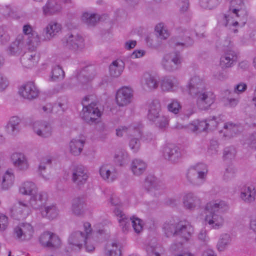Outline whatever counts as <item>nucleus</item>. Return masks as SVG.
<instances>
[{
	"label": "nucleus",
	"mask_w": 256,
	"mask_h": 256,
	"mask_svg": "<svg viewBox=\"0 0 256 256\" xmlns=\"http://www.w3.org/2000/svg\"><path fill=\"white\" fill-rule=\"evenodd\" d=\"M226 208V204L224 201L216 200L208 202L204 206L206 224L216 230L222 228L224 224V219L221 214Z\"/></svg>",
	"instance_id": "1"
},
{
	"label": "nucleus",
	"mask_w": 256,
	"mask_h": 256,
	"mask_svg": "<svg viewBox=\"0 0 256 256\" xmlns=\"http://www.w3.org/2000/svg\"><path fill=\"white\" fill-rule=\"evenodd\" d=\"M207 173V166L202 163L198 164L188 170L186 178L192 185L200 186L206 181Z\"/></svg>",
	"instance_id": "2"
},
{
	"label": "nucleus",
	"mask_w": 256,
	"mask_h": 256,
	"mask_svg": "<svg viewBox=\"0 0 256 256\" xmlns=\"http://www.w3.org/2000/svg\"><path fill=\"white\" fill-rule=\"evenodd\" d=\"M190 96L195 100L198 108L202 110H208L214 103L216 98L214 92L206 88L196 92H192Z\"/></svg>",
	"instance_id": "3"
},
{
	"label": "nucleus",
	"mask_w": 256,
	"mask_h": 256,
	"mask_svg": "<svg viewBox=\"0 0 256 256\" xmlns=\"http://www.w3.org/2000/svg\"><path fill=\"white\" fill-rule=\"evenodd\" d=\"M90 98V96H86L82 102L84 107L82 118L88 123L95 122L101 115L96 102H91L90 104H87Z\"/></svg>",
	"instance_id": "4"
},
{
	"label": "nucleus",
	"mask_w": 256,
	"mask_h": 256,
	"mask_svg": "<svg viewBox=\"0 0 256 256\" xmlns=\"http://www.w3.org/2000/svg\"><path fill=\"white\" fill-rule=\"evenodd\" d=\"M116 216H117L118 220L122 230L124 232L128 230L130 224L136 232H140L142 229L140 220L134 217L129 218L122 210L120 208H116L114 210Z\"/></svg>",
	"instance_id": "5"
},
{
	"label": "nucleus",
	"mask_w": 256,
	"mask_h": 256,
	"mask_svg": "<svg viewBox=\"0 0 256 256\" xmlns=\"http://www.w3.org/2000/svg\"><path fill=\"white\" fill-rule=\"evenodd\" d=\"M86 234L81 231L73 232L68 238V244L74 250H80L88 238V235L91 232L90 224L88 222L84 224Z\"/></svg>",
	"instance_id": "6"
},
{
	"label": "nucleus",
	"mask_w": 256,
	"mask_h": 256,
	"mask_svg": "<svg viewBox=\"0 0 256 256\" xmlns=\"http://www.w3.org/2000/svg\"><path fill=\"white\" fill-rule=\"evenodd\" d=\"M162 152L163 158L172 164L180 162L183 156L180 148L172 143L164 144L162 147Z\"/></svg>",
	"instance_id": "7"
},
{
	"label": "nucleus",
	"mask_w": 256,
	"mask_h": 256,
	"mask_svg": "<svg viewBox=\"0 0 256 256\" xmlns=\"http://www.w3.org/2000/svg\"><path fill=\"white\" fill-rule=\"evenodd\" d=\"M194 232L192 226L188 222L180 221L177 223V235L180 237L182 240L179 242L178 244H173L171 246V248L173 250H177L182 248V243L187 242L191 236Z\"/></svg>",
	"instance_id": "8"
},
{
	"label": "nucleus",
	"mask_w": 256,
	"mask_h": 256,
	"mask_svg": "<svg viewBox=\"0 0 256 256\" xmlns=\"http://www.w3.org/2000/svg\"><path fill=\"white\" fill-rule=\"evenodd\" d=\"M144 186L147 192L154 197L162 194L164 188L162 182L153 176H148L146 178Z\"/></svg>",
	"instance_id": "9"
},
{
	"label": "nucleus",
	"mask_w": 256,
	"mask_h": 256,
	"mask_svg": "<svg viewBox=\"0 0 256 256\" xmlns=\"http://www.w3.org/2000/svg\"><path fill=\"white\" fill-rule=\"evenodd\" d=\"M162 64L163 68L169 72H174L180 68L181 58L178 53L168 54L164 56Z\"/></svg>",
	"instance_id": "10"
},
{
	"label": "nucleus",
	"mask_w": 256,
	"mask_h": 256,
	"mask_svg": "<svg viewBox=\"0 0 256 256\" xmlns=\"http://www.w3.org/2000/svg\"><path fill=\"white\" fill-rule=\"evenodd\" d=\"M40 244L50 249H56L61 244V240L59 237L52 232L46 231L40 234L39 238Z\"/></svg>",
	"instance_id": "11"
},
{
	"label": "nucleus",
	"mask_w": 256,
	"mask_h": 256,
	"mask_svg": "<svg viewBox=\"0 0 256 256\" xmlns=\"http://www.w3.org/2000/svg\"><path fill=\"white\" fill-rule=\"evenodd\" d=\"M84 41L83 38L76 33H68L62 39L64 44L74 51L83 48Z\"/></svg>",
	"instance_id": "12"
},
{
	"label": "nucleus",
	"mask_w": 256,
	"mask_h": 256,
	"mask_svg": "<svg viewBox=\"0 0 256 256\" xmlns=\"http://www.w3.org/2000/svg\"><path fill=\"white\" fill-rule=\"evenodd\" d=\"M133 97L132 90L127 86L120 88L116 94V104L120 106H124L131 102Z\"/></svg>",
	"instance_id": "13"
},
{
	"label": "nucleus",
	"mask_w": 256,
	"mask_h": 256,
	"mask_svg": "<svg viewBox=\"0 0 256 256\" xmlns=\"http://www.w3.org/2000/svg\"><path fill=\"white\" fill-rule=\"evenodd\" d=\"M182 203L184 208L189 210L198 208L202 204L201 199L197 195L191 192L184 196Z\"/></svg>",
	"instance_id": "14"
},
{
	"label": "nucleus",
	"mask_w": 256,
	"mask_h": 256,
	"mask_svg": "<svg viewBox=\"0 0 256 256\" xmlns=\"http://www.w3.org/2000/svg\"><path fill=\"white\" fill-rule=\"evenodd\" d=\"M14 233L18 240H28L32 236L34 229L30 224L23 223L14 228Z\"/></svg>",
	"instance_id": "15"
},
{
	"label": "nucleus",
	"mask_w": 256,
	"mask_h": 256,
	"mask_svg": "<svg viewBox=\"0 0 256 256\" xmlns=\"http://www.w3.org/2000/svg\"><path fill=\"white\" fill-rule=\"evenodd\" d=\"M19 93L24 98L32 100L38 97L39 90L34 82H29L20 88Z\"/></svg>",
	"instance_id": "16"
},
{
	"label": "nucleus",
	"mask_w": 256,
	"mask_h": 256,
	"mask_svg": "<svg viewBox=\"0 0 256 256\" xmlns=\"http://www.w3.org/2000/svg\"><path fill=\"white\" fill-rule=\"evenodd\" d=\"M34 132L39 136L48 138L52 135V128L50 124L46 121H36L33 124Z\"/></svg>",
	"instance_id": "17"
},
{
	"label": "nucleus",
	"mask_w": 256,
	"mask_h": 256,
	"mask_svg": "<svg viewBox=\"0 0 256 256\" xmlns=\"http://www.w3.org/2000/svg\"><path fill=\"white\" fill-rule=\"evenodd\" d=\"M88 176L83 166H77L73 168L72 170V180L80 188L86 182Z\"/></svg>",
	"instance_id": "18"
},
{
	"label": "nucleus",
	"mask_w": 256,
	"mask_h": 256,
	"mask_svg": "<svg viewBox=\"0 0 256 256\" xmlns=\"http://www.w3.org/2000/svg\"><path fill=\"white\" fill-rule=\"evenodd\" d=\"M99 172L102 178L108 182H114L118 176L116 168L108 164L102 166L100 168Z\"/></svg>",
	"instance_id": "19"
},
{
	"label": "nucleus",
	"mask_w": 256,
	"mask_h": 256,
	"mask_svg": "<svg viewBox=\"0 0 256 256\" xmlns=\"http://www.w3.org/2000/svg\"><path fill=\"white\" fill-rule=\"evenodd\" d=\"M229 10L232 11L231 14L236 17L246 20L247 12L242 0H231Z\"/></svg>",
	"instance_id": "20"
},
{
	"label": "nucleus",
	"mask_w": 256,
	"mask_h": 256,
	"mask_svg": "<svg viewBox=\"0 0 256 256\" xmlns=\"http://www.w3.org/2000/svg\"><path fill=\"white\" fill-rule=\"evenodd\" d=\"M39 58V55L36 52L28 50L22 56L20 61L24 67L30 68L37 64Z\"/></svg>",
	"instance_id": "21"
},
{
	"label": "nucleus",
	"mask_w": 256,
	"mask_h": 256,
	"mask_svg": "<svg viewBox=\"0 0 256 256\" xmlns=\"http://www.w3.org/2000/svg\"><path fill=\"white\" fill-rule=\"evenodd\" d=\"M48 200V195L44 192H37L30 197V204L34 209L42 210L45 206Z\"/></svg>",
	"instance_id": "22"
},
{
	"label": "nucleus",
	"mask_w": 256,
	"mask_h": 256,
	"mask_svg": "<svg viewBox=\"0 0 256 256\" xmlns=\"http://www.w3.org/2000/svg\"><path fill=\"white\" fill-rule=\"evenodd\" d=\"M140 83L142 88L146 90H154L158 86L156 78L149 73H145L142 75Z\"/></svg>",
	"instance_id": "23"
},
{
	"label": "nucleus",
	"mask_w": 256,
	"mask_h": 256,
	"mask_svg": "<svg viewBox=\"0 0 256 256\" xmlns=\"http://www.w3.org/2000/svg\"><path fill=\"white\" fill-rule=\"evenodd\" d=\"M14 166L20 170H26L28 168L27 159L22 153L15 152L11 156Z\"/></svg>",
	"instance_id": "24"
},
{
	"label": "nucleus",
	"mask_w": 256,
	"mask_h": 256,
	"mask_svg": "<svg viewBox=\"0 0 256 256\" xmlns=\"http://www.w3.org/2000/svg\"><path fill=\"white\" fill-rule=\"evenodd\" d=\"M25 46L24 37L22 35H18L8 48V52L12 55L19 54Z\"/></svg>",
	"instance_id": "25"
},
{
	"label": "nucleus",
	"mask_w": 256,
	"mask_h": 256,
	"mask_svg": "<svg viewBox=\"0 0 256 256\" xmlns=\"http://www.w3.org/2000/svg\"><path fill=\"white\" fill-rule=\"evenodd\" d=\"M96 75L95 68L92 66L84 67L77 75L78 80L82 84L92 80Z\"/></svg>",
	"instance_id": "26"
},
{
	"label": "nucleus",
	"mask_w": 256,
	"mask_h": 256,
	"mask_svg": "<svg viewBox=\"0 0 256 256\" xmlns=\"http://www.w3.org/2000/svg\"><path fill=\"white\" fill-rule=\"evenodd\" d=\"M161 112L160 104L158 100H154L149 105L148 114H147L148 118L152 122H156V118L160 114Z\"/></svg>",
	"instance_id": "27"
},
{
	"label": "nucleus",
	"mask_w": 256,
	"mask_h": 256,
	"mask_svg": "<svg viewBox=\"0 0 256 256\" xmlns=\"http://www.w3.org/2000/svg\"><path fill=\"white\" fill-rule=\"evenodd\" d=\"M62 9L60 4L56 0H48L43 6V14L45 16H50L59 12Z\"/></svg>",
	"instance_id": "28"
},
{
	"label": "nucleus",
	"mask_w": 256,
	"mask_h": 256,
	"mask_svg": "<svg viewBox=\"0 0 256 256\" xmlns=\"http://www.w3.org/2000/svg\"><path fill=\"white\" fill-rule=\"evenodd\" d=\"M60 24L57 22H50L44 30L42 35L44 40H50L60 31Z\"/></svg>",
	"instance_id": "29"
},
{
	"label": "nucleus",
	"mask_w": 256,
	"mask_h": 256,
	"mask_svg": "<svg viewBox=\"0 0 256 256\" xmlns=\"http://www.w3.org/2000/svg\"><path fill=\"white\" fill-rule=\"evenodd\" d=\"M236 56L234 51L228 50L224 56H222L220 65L222 68L231 67L236 60Z\"/></svg>",
	"instance_id": "30"
},
{
	"label": "nucleus",
	"mask_w": 256,
	"mask_h": 256,
	"mask_svg": "<svg viewBox=\"0 0 256 256\" xmlns=\"http://www.w3.org/2000/svg\"><path fill=\"white\" fill-rule=\"evenodd\" d=\"M189 94H192V92H198L206 88L203 80L198 76H194L190 80L188 86Z\"/></svg>",
	"instance_id": "31"
},
{
	"label": "nucleus",
	"mask_w": 256,
	"mask_h": 256,
	"mask_svg": "<svg viewBox=\"0 0 256 256\" xmlns=\"http://www.w3.org/2000/svg\"><path fill=\"white\" fill-rule=\"evenodd\" d=\"M256 190L253 186H244L241 190L240 198L246 203H251L254 201Z\"/></svg>",
	"instance_id": "32"
},
{
	"label": "nucleus",
	"mask_w": 256,
	"mask_h": 256,
	"mask_svg": "<svg viewBox=\"0 0 256 256\" xmlns=\"http://www.w3.org/2000/svg\"><path fill=\"white\" fill-rule=\"evenodd\" d=\"M26 46H28L29 50L34 51L36 48L40 45V41L39 35L36 32H34L26 38Z\"/></svg>",
	"instance_id": "33"
},
{
	"label": "nucleus",
	"mask_w": 256,
	"mask_h": 256,
	"mask_svg": "<svg viewBox=\"0 0 256 256\" xmlns=\"http://www.w3.org/2000/svg\"><path fill=\"white\" fill-rule=\"evenodd\" d=\"M124 68V64L121 60L114 61L109 66L110 74L114 78H118L122 74Z\"/></svg>",
	"instance_id": "34"
},
{
	"label": "nucleus",
	"mask_w": 256,
	"mask_h": 256,
	"mask_svg": "<svg viewBox=\"0 0 256 256\" xmlns=\"http://www.w3.org/2000/svg\"><path fill=\"white\" fill-rule=\"evenodd\" d=\"M176 86L177 80L174 77L166 76L161 81V88L163 91H173Z\"/></svg>",
	"instance_id": "35"
},
{
	"label": "nucleus",
	"mask_w": 256,
	"mask_h": 256,
	"mask_svg": "<svg viewBox=\"0 0 256 256\" xmlns=\"http://www.w3.org/2000/svg\"><path fill=\"white\" fill-rule=\"evenodd\" d=\"M20 193L31 196L36 194L37 188L36 184L32 182H26L22 184L19 188Z\"/></svg>",
	"instance_id": "36"
},
{
	"label": "nucleus",
	"mask_w": 256,
	"mask_h": 256,
	"mask_svg": "<svg viewBox=\"0 0 256 256\" xmlns=\"http://www.w3.org/2000/svg\"><path fill=\"white\" fill-rule=\"evenodd\" d=\"M146 168V164L142 160H134L131 164V170L136 176H140L144 173Z\"/></svg>",
	"instance_id": "37"
},
{
	"label": "nucleus",
	"mask_w": 256,
	"mask_h": 256,
	"mask_svg": "<svg viewBox=\"0 0 256 256\" xmlns=\"http://www.w3.org/2000/svg\"><path fill=\"white\" fill-rule=\"evenodd\" d=\"M84 140L79 139H73L70 142V152L75 156H78L83 149Z\"/></svg>",
	"instance_id": "38"
},
{
	"label": "nucleus",
	"mask_w": 256,
	"mask_h": 256,
	"mask_svg": "<svg viewBox=\"0 0 256 256\" xmlns=\"http://www.w3.org/2000/svg\"><path fill=\"white\" fill-rule=\"evenodd\" d=\"M232 11L229 10L228 14H224L223 16L222 24L227 27L230 28L231 26H236L238 25V20H244L242 18L236 17L234 15L231 14Z\"/></svg>",
	"instance_id": "39"
},
{
	"label": "nucleus",
	"mask_w": 256,
	"mask_h": 256,
	"mask_svg": "<svg viewBox=\"0 0 256 256\" xmlns=\"http://www.w3.org/2000/svg\"><path fill=\"white\" fill-rule=\"evenodd\" d=\"M44 210H41L40 213L43 218L49 220H53L56 218L58 214V210L54 205H50L44 206Z\"/></svg>",
	"instance_id": "40"
},
{
	"label": "nucleus",
	"mask_w": 256,
	"mask_h": 256,
	"mask_svg": "<svg viewBox=\"0 0 256 256\" xmlns=\"http://www.w3.org/2000/svg\"><path fill=\"white\" fill-rule=\"evenodd\" d=\"M20 120L17 116L10 118L6 126V132L11 134H14L19 131V124Z\"/></svg>",
	"instance_id": "41"
},
{
	"label": "nucleus",
	"mask_w": 256,
	"mask_h": 256,
	"mask_svg": "<svg viewBox=\"0 0 256 256\" xmlns=\"http://www.w3.org/2000/svg\"><path fill=\"white\" fill-rule=\"evenodd\" d=\"M84 202L82 198H76L72 200V211L76 216H80L84 212Z\"/></svg>",
	"instance_id": "42"
},
{
	"label": "nucleus",
	"mask_w": 256,
	"mask_h": 256,
	"mask_svg": "<svg viewBox=\"0 0 256 256\" xmlns=\"http://www.w3.org/2000/svg\"><path fill=\"white\" fill-rule=\"evenodd\" d=\"M82 20L88 26H94L99 20V16L96 14L84 12L82 16Z\"/></svg>",
	"instance_id": "43"
},
{
	"label": "nucleus",
	"mask_w": 256,
	"mask_h": 256,
	"mask_svg": "<svg viewBox=\"0 0 256 256\" xmlns=\"http://www.w3.org/2000/svg\"><path fill=\"white\" fill-rule=\"evenodd\" d=\"M14 176L13 174L6 171L3 176L2 182V188L4 190H7L10 188L14 182Z\"/></svg>",
	"instance_id": "44"
},
{
	"label": "nucleus",
	"mask_w": 256,
	"mask_h": 256,
	"mask_svg": "<svg viewBox=\"0 0 256 256\" xmlns=\"http://www.w3.org/2000/svg\"><path fill=\"white\" fill-rule=\"evenodd\" d=\"M163 229L167 237L177 235V224L165 222L163 226Z\"/></svg>",
	"instance_id": "45"
},
{
	"label": "nucleus",
	"mask_w": 256,
	"mask_h": 256,
	"mask_svg": "<svg viewBox=\"0 0 256 256\" xmlns=\"http://www.w3.org/2000/svg\"><path fill=\"white\" fill-rule=\"evenodd\" d=\"M230 237L228 234H224L220 236L217 244V248L219 251H223L230 243Z\"/></svg>",
	"instance_id": "46"
},
{
	"label": "nucleus",
	"mask_w": 256,
	"mask_h": 256,
	"mask_svg": "<svg viewBox=\"0 0 256 256\" xmlns=\"http://www.w3.org/2000/svg\"><path fill=\"white\" fill-rule=\"evenodd\" d=\"M64 76V72L60 66H54L52 71L51 80L56 81L62 80Z\"/></svg>",
	"instance_id": "47"
},
{
	"label": "nucleus",
	"mask_w": 256,
	"mask_h": 256,
	"mask_svg": "<svg viewBox=\"0 0 256 256\" xmlns=\"http://www.w3.org/2000/svg\"><path fill=\"white\" fill-rule=\"evenodd\" d=\"M148 256H160L163 252V250L160 246H148L146 248Z\"/></svg>",
	"instance_id": "48"
},
{
	"label": "nucleus",
	"mask_w": 256,
	"mask_h": 256,
	"mask_svg": "<svg viewBox=\"0 0 256 256\" xmlns=\"http://www.w3.org/2000/svg\"><path fill=\"white\" fill-rule=\"evenodd\" d=\"M128 154L124 151H120L114 156L115 162L120 166L124 164L128 160Z\"/></svg>",
	"instance_id": "49"
},
{
	"label": "nucleus",
	"mask_w": 256,
	"mask_h": 256,
	"mask_svg": "<svg viewBox=\"0 0 256 256\" xmlns=\"http://www.w3.org/2000/svg\"><path fill=\"white\" fill-rule=\"evenodd\" d=\"M200 4L204 8L212 9L220 2V0H200Z\"/></svg>",
	"instance_id": "50"
},
{
	"label": "nucleus",
	"mask_w": 256,
	"mask_h": 256,
	"mask_svg": "<svg viewBox=\"0 0 256 256\" xmlns=\"http://www.w3.org/2000/svg\"><path fill=\"white\" fill-rule=\"evenodd\" d=\"M167 108L168 111L174 114H177L181 108V106L178 100L172 99L170 102L168 104Z\"/></svg>",
	"instance_id": "51"
},
{
	"label": "nucleus",
	"mask_w": 256,
	"mask_h": 256,
	"mask_svg": "<svg viewBox=\"0 0 256 256\" xmlns=\"http://www.w3.org/2000/svg\"><path fill=\"white\" fill-rule=\"evenodd\" d=\"M236 169L232 166H229L226 169L224 174V179L226 181H228L233 178L236 175Z\"/></svg>",
	"instance_id": "52"
},
{
	"label": "nucleus",
	"mask_w": 256,
	"mask_h": 256,
	"mask_svg": "<svg viewBox=\"0 0 256 256\" xmlns=\"http://www.w3.org/2000/svg\"><path fill=\"white\" fill-rule=\"evenodd\" d=\"M156 124L160 129H163L168 126V118L163 115L160 116L156 118Z\"/></svg>",
	"instance_id": "53"
},
{
	"label": "nucleus",
	"mask_w": 256,
	"mask_h": 256,
	"mask_svg": "<svg viewBox=\"0 0 256 256\" xmlns=\"http://www.w3.org/2000/svg\"><path fill=\"white\" fill-rule=\"evenodd\" d=\"M236 155V150L232 146L226 148L224 150L223 156L225 160H232Z\"/></svg>",
	"instance_id": "54"
},
{
	"label": "nucleus",
	"mask_w": 256,
	"mask_h": 256,
	"mask_svg": "<svg viewBox=\"0 0 256 256\" xmlns=\"http://www.w3.org/2000/svg\"><path fill=\"white\" fill-rule=\"evenodd\" d=\"M112 248L108 249V256H120L121 251L118 248V244L116 242H113L110 244Z\"/></svg>",
	"instance_id": "55"
},
{
	"label": "nucleus",
	"mask_w": 256,
	"mask_h": 256,
	"mask_svg": "<svg viewBox=\"0 0 256 256\" xmlns=\"http://www.w3.org/2000/svg\"><path fill=\"white\" fill-rule=\"evenodd\" d=\"M155 30L159 34V36L161 39L165 40L168 36L169 34L166 30L164 28L162 24L157 25L155 28Z\"/></svg>",
	"instance_id": "56"
},
{
	"label": "nucleus",
	"mask_w": 256,
	"mask_h": 256,
	"mask_svg": "<svg viewBox=\"0 0 256 256\" xmlns=\"http://www.w3.org/2000/svg\"><path fill=\"white\" fill-rule=\"evenodd\" d=\"M186 40H187L182 42H176L175 40H173L171 41L170 44L172 46H182L184 47H188L193 44L194 41L190 37L188 36L186 38Z\"/></svg>",
	"instance_id": "57"
},
{
	"label": "nucleus",
	"mask_w": 256,
	"mask_h": 256,
	"mask_svg": "<svg viewBox=\"0 0 256 256\" xmlns=\"http://www.w3.org/2000/svg\"><path fill=\"white\" fill-rule=\"evenodd\" d=\"M129 146L134 152H138L140 146V142L138 138H132L130 141Z\"/></svg>",
	"instance_id": "58"
},
{
	"label": "nucleus",
	"mask_w": 256,
	"mask_h": 256,
	"mask_svg": "<svg viewBox=\"0 0 256 256\" xmlns=\"http://www.w3.org/2000/svg\"><path fill=\"white\" fill-rule=\"evenodd\" d=\"M196 121V126L198 132L205 131L210 125L208 120Z\"/></svg>",
	"instance_id": "59"
},
{
	"label": "nucleus",
	"mask_w": 256,
	"mask_h": 256,
	"mask_svg": "<svg viewBox=\"0 0 256 256\" xmlns=\"http://www.w3.org/2000/svg\"><path fill=\"white\" fill-rule=\"evenodd\" d=\"M218 144L216 140H212L208 152L211 156L217 154L218 151Z\"/></svg>",
	"instance_id": "60"
},
{
	"label": "nucleus",
	"mask_w": 256,
	"mask_h": 256,
	"mask_svg": "<svg viewBox=\"0 0 256 256\" xmlns=\"http://www.w3.org/2000/svg\"><path fill=\"white\" fill-rule=\"evenodd\" d=\"M224 128L230 131L231 135H232L234 133L235 134L238 130L237 126L231 122L225 123L224 126Z\"/></svg>",
	"instance_id": "61"
},
{
	"label": "nucleus",
	"mask_w": 256,
	"mask_h": 256,
	"mask_svg": "<svg viewBox=\"0 0 256 256\" xmlns=\"http://www.w3.org/2000/svg\"><path fill=\"white\" fill-rule=\"evenodd\" d=\"M10 40L8 34L4 30H0V44H6Z\"/></svg>",
	"instance_id": "62"
},
{
	"label": "nucleus",
	"mask_w": 256,
	"mask_h": 256,
	"mask_svg": "<svg viewBox=\"0 0 256 256\" xmlns=\"http://www.w3.org/2000/svg\"><path fill=\"white\" fill-rule=\"evenodd\" d=\"M132 128H128L126 126H120L116 129V136L120 137L122 136L124 134H128L130 132Z\"/></svg>",
	"instance_id": "63"
},
{
	"label": "nucleus",
	"mask_w": 256,
	"mask_h": 256,
	"mask_svg": "<svg viewBox=\"0 0 256 256\" xmlns=\"http://www.w3.org/2000/svg\"><path fill=\"white\" fill-rule=\"evenodd\" d=\"M8 224V218L4 214H0V230H4Z\"/></svg>",
	"instance_id": "64"
}]
</instances>
